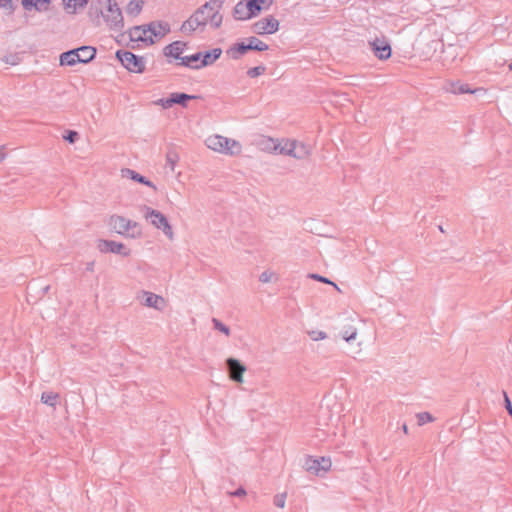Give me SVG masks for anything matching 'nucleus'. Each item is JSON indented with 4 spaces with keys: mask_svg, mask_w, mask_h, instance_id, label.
I'll return each mask as SVG.
<instances>
[{
    "mask_svg": "<svg viewBox=\"0 0 512 512\" xmlns=\"http://www.w3.org/2000/svg\"><path fill=\"white\" fill-rule=\"evenodd\" d=\"M155 104L162 106L164 109L172 107V103H170V97L166 99H158L157 101H155Z\"/></svg>",
    "mask_w": 512,
    "mask_h": 512,
    "instance_id": "nucleus-43",
    "label": "nucleus"
},
{
    "mask_svg": "<svg viewBox=\"0 0 512 512\" xmlns=\"http://www.w3.org/2000/svg\"><path fill=\"white\" fill-rule=\"evenodd\" d=\"M509 69L512 71V62L509 64Z\"/></svg>",
    "mask_w": 512,
    "mask_h": 512,
    "instance_id": "nucleus-49",
    "label": "nucleus"
},
{
    "mask_svg": "<svg viewBox=\"0 0 512 512\" xmlns=\"http://www.w3.org/2000/svg\"><path fill=\"white\" fill-rule=\"evenodd\" d=\"M146 31L149 32V35H151V38L154 36L156 38H162L164 37L169 31L170 27L168 23L163 22H151L147 25Z\"/></svg>",
    "mask_w": 512,
    "mask_h": 512,
    "instance_id": "nucleus-19",
    "label": "nucleus"
},
{
    "mask_svg": "<svg viewBox=\"0 0 512 512\" xmlns=\"http://www.w3.org/2000/svg\"><path fill=\"white\" fill-rule=\"evenodd\" d=\"M341 336L345 341L350 342L356 338L357 329L353 325H346L341 331Z\"/></svg>",
    "mask_w": 512,
    "mask_h": 512,
    "instance_id": "nucleus-31",
    "label": "nucleus"
},
{
    "mask_svg": "<svg viewBox=\"0 0 512 512\" xmlns=\"http://www.w3.org/2000/svg\"><path fill=\"white\" fill-rule=\"evenodd\" d=\"M88 16L96 26L103 22L109 30L121 32L124 29V17L116 0L93 1Z\"/></svg>",
    "mask_w": 512,
    "mask_h": 512,
    "instance_id": "nucleus-1",
    "label": "nucleus"
},
{
    "mask_svg": "<svg viewBox=\"0 0 512 512\" xmlns=\"http://www.w3.org/2000/svg\"><path fill=\"white\" fill-rule=\"evenodd\" d=\"M279 21L272 15L264 17L252 26L253 31L258 35L273 34L279 30Z\"/></svg>",
    "mask_w": 512,
    "mask_h": 512,
    "instance_id": "nucleus-8",
    "label": "nucleus"
},
{
    "mask_svg": "<svg viewBox=\"0 0 512 512\" xmlns=\"http://www.w3.org/2000/svg\"><path fill=\"white\" fill-rule=\"evenodd\" d=\"M295 148V140H287L283 144L274 146V150L280 154L293 156V150Z\"/></svg>",
    "mask_w": 512,
    "mask_h": 512,
    "instance_id": "nucleus-24",
    "label": "nucleus"
},
{
    "mask_svg": "<svg viewBox=\"0 0 512 512\" xmlns=\"http://www.w3.org/2000/svg\"><path fill=\"white\" fill-rule=\"evenodd\" d=\"M445 90L449 93H452V94H464V93H476L478 91H482L481 88H478V89H470L468 84H465V83H461L460 81H451V82H448L446 85H445Z\"/></svg>",
    "mask_w": 512,
    "mask_h": 512,
    "instance_id": "nucleus-17",
    "label": "nucleus"
},
{
    "mask_svg": "<svg viewBox=\"0 0 512 512\" xmlns=\"http://www.w3.org/2000/svg\"><path fill=\"white\" fill-rule=\"evenodd\" d=\"M185 47H186V43H184L182 41H175V42H172L171 44L167 45L164 48L163 53L166 57H173V58L181 61V58H183V56H181V54L183 53Z\"/></svg>",
    "mask_w": 512,
    "mask_h": 512,
    "instance_id": "nucleus-18",
    "label": "nucleus"
},
{
    "mask_svg": "<svg viewBox=\"0 0 512 512\" xmlns=\"http://www.w3.org/2000/svg\"><path fill=\"white\" fill-rule=\"evenodd\" d=\"M86 270L90 271V272H93V270H94V262H88L87 265H86Z\"/></svg>",
    "mask_w": 512,
    "mask_h": 512,
    "instance_id": "nucleus-46",
    "label": "nucleus"
},
{
    "mask_svg": "<svg viewBox=\"0 0 512 512\" xmlns=\"http://www.w3.org/2000/svg\"><path fill=\"white\" fill-rule=\"evenodd\" d=\"M51 0H22V6L25 10L35 9L38 12L46 11Z\"/></svg>",
    "mask_w": 512,
    "mask_h": 512,
    "instance_id": "nucleus-20",
    "label": "nucleus"
},
{
    "mask_svg": "<svg viewBox=\"0 0 512 512\" xmlns=\"http://www.w3.org/2000/svg\"><path fill=\"white\" fill-rule=\"evenodd\" d=\"M223 3L224 0H209L183 22L181 31L191 34L197 28L205 27L208 23L212 28H219L223 20V16L220 14Z\"/></svg>",
    "mask_w": 512,
    "mask_h": 512,
    "instance_id": "nucleus-2",
    "label": "nucleus"
},
{
    "mask_svg": "<svg viewBox=\"0 0 512 512\" xmlns=\"http://www.w3.org/2000/svg\"><path fill=\"white\" fill-rule=\"evenodd\" d=\"M226 365L229 370L230 379L237 383H242L246 367L238 359L232 357L226 360Z\"/></svg>",
    "mask_w": 512,
    "mask_h": 512,
    "instance_id": "nucleus-13",
    "label": "nucleus"
},
{
    "mask_svg": "<svg viewBox=\"0 0 512 512\" xmlns=\"http://www.w3.org/2000/svg\"><path fill=\"white\" fill-rule=\"evenodd\" d=\"M418 425L422 426L428 422L434 420L433 416L429 412H421L417 414Z\"/></svg>",
    "mask_w": 512,
    "mask_h": 512,
    "instance_id": "nucleus-36",
    "label": "nucleus"
},
{
    "mask_svg": "<svg viewBox=\"0 0 512 512\" xmlns=\"http://www.w3.org/2000/svg\"><path fill=\"white\" fill-rule=\"evenodd\" d=\"M254 16H257L252 7H250L249 0L247 3L242 1L238 2L233 9V17L236 20H248Z\"/></svg>",
    "mask_w": 512,
    "mask_h": 512,
    "instance_id": "nucleus-14",
    "label": "nucleus"
},
{
    "mask_svg": "<svg viewBox=\"0 0 512 512\" xmlns=\"http://www.w3.org/2000/svg\"><path fill=\"white\" fill-rule=\"evenodd\" d=\"M117 59L130 72L142 73L145 70V61L141 56H137L128 50H119L116 52Z\"/></svg>",
    "mask_w": 512,
    "mask_h": 512,
    "instance_id": "nucleus-6",
    "label": "nucleus"
},
{
    "mask_svg": "<svg viewBox=\"0 0 512 512\" xmlns=\"http://www.w3.org/2000/svg\"><path fill=\"white\" fill-rule=\"evenodd\" d=\"M503 395H504L505 408H506L507 412L509 413V415L512 417V403L505 391L503 392Z\"/></svg>",
    "mask_w": 512,
    "mask_h": 512,
    "instance_id": "nucleus-44",
    "label": "nucleus"
},
{
    "mask_svg": "<svg viewBox=\"0 0 512 512\" xmlns=\"http://www.w3.org/2000/svg\"><path fill=\"white\" fill-rule=\"evenodd\" d=\"M374 55L380 60H387L391 57V46L385 37L375 38L369 42Z\"/></svg>",
    "mask_w": 512,
    "mask_h": 512,
    "instance_id": "nucleus-9",
    "label": "nucleus"
},
{
    "mask_svg": "<svg viewBox=\"0 0 512 512\" xmlns=\"http://www.w3.org/2000/svg\"><path fill=\"white\" fill-rule=\"evenodd\" d=\"M88 1L89 0H63L66 9H71V13H74L78 7L86 6Z\"/></svg>",
    "mask_w": 512,
    "mask_h": 512,
    "instance_id": "nucleus-32",
    "label": "nucleus"
},
{
    "mask_svg": "<svg viewBox=\"0 0 512 512\" xmlns=\"http://www.w3.org/2000/svg\"><path fill=\"white\" fill-rule=\"evenodd\" d=\"M109 225L118 234L130 235L131 237H136L137 235H140V231H138L137 233L134 232V229L138 227V224L123 216H111L109 220Z\"/></svg>",
    "mask_w": 512,
    "mask_h": 512,
    "instance_id": "nucleus-7",
    "label": "nucleus"
},
{
    "mask_svg": "<svg viewBox=\"0 0 512 512\" xmlns=\"http://www.w3.org/2000/svg\"><path fill=\"white\" fill-rule=\"evenodd\" d=\"M308 278L325 283V284L332 285L336 290H338L339 292L341 291L336 283L332 282L330 279H328L324 276H321L319 274L310 273V274H308Z\"/></svg>",
    "mask_w": 512,
    "mask_h": 512,
    "instance_id": "nucleus-34",
    "label": "nucleus"
},
{
    "mask_svg": "<svg viewBox=\"0 0 512 512\" xmlns=\"http://www.w3.org/2000/svg\"><path fill=\"white\" fill-rule=\"evenodd\" d=\"M287 493H280L274 496L273 503L278 508H284L286 503Z\"/></svg>",
    "mask_w": 512,
    "mask_h": 512,
    "instance_id": "nucleus-37",
    "label": "nucleus"
},
{
    "mask_svg": "<svg viewBox=\"0 0 512 512\" xmlns=\"http://www.w3.org/2000/svg\"><path fill=\"white\" fill-rule=\"evenodd\" d=\"M439 230H440L441 232H444V230H443L442 226H439Z\"/></svg>",
    "mask_w": 512,
    "mask_h": 512,
    "instance_id": "nucleus-50",
    "label": "nucleus"
},
{
    "mask_svg": "<svg viewBox=\"0 0 512 512\" xmlns=\"http://www.w3.org/2000/svg\"><path fill=\"white\" fill-rule=\"evenodd\" d=\"M147 26H135L133 27L130 32V39L131 41H142L149 44L154 43V39L151 38V35H149V32L146 31Z\"/></svg>",
    "mask_w": 512,
    "mask_h": 512,
    "instance_id": "nucleus-16",
    "label": "nucleus"
},
{
    "mask_svg": "<svg viewBox=\"0 0 512 512\" xmlns=\"http://www.w3.org/2000/svg\"><path fill=\"white\" fill-rule=\"evenodd\" d=\"M179 161V155L174 149H169L166 153V163L172 171H174L175 165Z\"/></svg>",
    "mask_w": 512,
    "mask_h": 512,
    "instance_id": "nucleus-33",
    "label": "nucleus"
},
{
    "mask_svg": "<svg viewBox=\"0 0 512 512\" xmlns=\"http://www.w3.org/2000/svg\"><path fill=\"white\" fill-rule=\"evenodd\" d=\"M141 303L158 311L164 310L166 306V300L162 296L149 291H142Z\"/></svg>",
    "mask_w": 512,
    "mask_h": 512,
    "instance_id": "nucleus-12",
    "label": "nucleus"
},
{
    "mask_svg": "<svg viewBox=\"0 0 512 512\" xmlns=\"http://www.w3.org/2000/svg\"><path fill=\"white\" fill-rule=\"evenodd\" d=\"M202 57V52H197L190 56H184L181 58L179 65L186 66L192 69H195L194 66L200 63V59Z\"/></svg>",
    "mask_w": 512,
    "mask_h": 512,
    "instance_id": "nucleus-25",
    "label": "nucleus"
},
{
    "mask_svg": "<svg viewBox=\"0 0 512 512\" xmlns=\"http://www.w3.org/2000/svg\"><path fill=\"white\" fill-rule=\"evenodd\" d=\"M230 495L235 496V497H242V496L246 495V490L244 488L240 487L237 490H235L234 492H231Z\"/></svg>",
    "mask_w": 512,
    "mask_h": 512,
    "instance_id": "nucleus-45",
    "label": "nucleus"
},
{
    "mask_svg": "<svg viewBox=\"0 0 512 512\" xmlns=\"http://www.w3.org/2000/svg\"><path fill=\"white\" fill-rule=\"evenodd\" d=\"M265 70H266L265 66H256V67L250 68L247 71V75L250 78H256V77L260 76L261 74H263L265 72Z\"/></svg>",
    "mask_w": 512,
    "mask_h": 512,
    "instance_id": "nucleus-38",
    "label": "nucleus"
},
{
    "mask_svg": "<svg viewBox=\"0 0 512 512\" xmlns=\"http://www.w3.org/2000/svg\"><path fill=\"white\" fill-rule=\"evenodd\" d=\"M0 7L8 10L9 13L14 11V5L12 0H0Z\"/></svg>",
    "mask_w": 512,
    "mask_h": 512,
    "instance_id": "nucleus-42",
    "label": "nucleus"
},
{
    "mask_svg": "<svg viewBox=\"0 0 512 512\" xmlns=\"http://www.w3.org/2000/svg\"><path fill=\"white\" fill-rule=\"evenodd\" d=\"M247 42L249 44L250 50L266 51L269 48V46L266 43H264L263 41L254 36L247 38Z\"/></svg>",
    "mask_w": 512,
    "mask_h": 512,
    "instance_id": "nucleus-29",
    "label": "nucleus"
},
{
    "mask_svg": "<svg viewBox=\"0 0 512 512\" xmlns=\"http://www.w3.org/2000/svg\"><path fill=\"white\" fill-rule=\"evenodd\" d=\"M199 98V96L196 95H188L186 93H172L170 95V103H172V106L174 104H179L183 107H186L187 102L192 99Z\"/></svg>",
    "mask_w": 512,
    "mask_h": 512,
    "instance_id": "nucleus-22",
    "label": "nucleus"
},
{
    "mask_svg": "<svg viewBox=\"0 0 512 512\" xmlns=\"http://www.w3.org/2000/svg\"><path fill=\"white\" fill-rule=\"evenodd\" d=\"M311 149L310 146L298 142L295 140V148L293 150V156L296 159H304L310 155Z\"/></svg>",
    "mask_w": 512,
    "mask_h": 512,
    "instance_id": "nucleus-23",
    "label": "nucleus"
},
{
    "mask_svg": "<svg viewBox=\"0 0 512 512\" xmlns=\"http://www.w3.org/2000/svg\"><path fill=\"white\" fill-rule=\"evenodd\" d=\"M96 49L91 46H82L69 50L60 55V64L62 66H73L77 63H88L94 59Z\"/></svg>",
    "mask_w": 512,
    "mask_h": 512,
    "instance_id": "nucleus-4",
    "label": "nucleus"
},
{
    "mask_svg": "<svg viewBox=\"0 0 512 512\" xmlns=\"http://www.w3.org/2000/svg\"><path fill=\"white\" fill-rule=\"evenodd\" d=\"M222 54L221 48H214L210 51L202 52V57L200 59V63L197 64L195 69H201L203 67L212 65L214 62H216Z\"/></svg>",
    "mask_w": 512,
    "mask_h": 512,
    "instance_id": "nucleus-15",
    "label": "nucleus"
},
{
    "mask_svg": "<svg viewBox=\"0 0 512 512\" xmlns=\"http://www.w3.org/2000/svg\"><path fill=\"white\" fill-rule=\"evenodd\" d=\"M308 334L313 341L324 340L327 338V334L320 330L309 331Z\"/></svg>",
    "mask_w": 512,
    "mask_h": 512,
    "instance_id": "nucleus-39",
    "label": "nucleus"
},
{
    "mask_svg": "<svg viewBox=\"0 0 512 512\" xmlns=\"http://www.w3.org/2000/svg\"><path fill=\"white\" fill-rule=\"evenodd\" d=\"M212 323L214 329L224 333L226 336H230V328L223 324L220 320H218L217 318H213Z\"/></svg>",
    "mask_w": 512,
    "mask_h": 512,
    "instance_id": "nucleus-35",
    "label": "nucleus"
},
{
    "mask_svg": "<svg viewBox=\"0 0 512 512\" xmlns=\"http://www.w3.org/2000/svg\"><path fill=\"white\" fill-rule=\"evenodd\" d=\"M274 276L275 274L273 272L266 270L260 274L259 281L262 283H269L270 281H272Z\"/></svg>",
    "mask_w": 512,
    "mask_h": 512,
    "instance_id": "nucleus-41",
    "label": "nucleus"
},
{
    "mask_svg": "<svg viewBox=\"0 0 512 512\" xmlns=\"http://www.w3.org/2000/svg\"><path fill=\"white\" fill-rule=\"evenodd\" d=\"M59 398V394L55 392H43L41 395L42 403L51 407H55L57 405Z\"/></svg>",
    "mask_w": 512,
    "mask_h": 512,
    "instance_id": "nucleus-30",
    "label": "nucleus"
},
{
    "mask_svg": "<svg viewBox=\"0 0 512 512\" xmlns=\"http://www.w3.org/2000/svg\"><path fill=\"white\" fill-rule=\"evenodd\" d=\"M331 460L329 458H313L308 457L305 461V469L318 475L321 471L327 472L331 468Z\"/></svg>",
    "mask_w": 512,
    "mask_h": 512,
    "instance_id": "nucleus-10",
    "label": "nucleus"
},
{
    "mask_svg": "<svg viewBox=\"0 0 512 512\" xmlns=\"http://www.w3.org/2000/svg\"><path fill=\"white\" fill-rule=\"evenodd\" d=\"M4 149H5V147H4V146L0 147V162H1L2 160H4V158H5Z\"/></svg>",
    "mask_w": 512,
    "mask_h": 512,
    "instance_id": "nucleus-47",
    "label": "nucleus"
},
{
    "mask_svg": "<svg viewBox=\"0 0 512 512\" xmlns=\"http://www.w3.org/2000/svg\"><path fill=\"white\" fill-rule=\"evenodd\" d=\"M250 49H249V44L248 42L245 43V42H241V43H236L229 51L228 53H231V56L232 58L234 59H237L239 56L238 55H243L245 54L246 52H248Z\"/></svg>",
    "mask_w": 512,
    "mask_h": 512,
    "instance_id": "nucleus-28",
    "label": "nucleus"
},
{
    "mask_svg": "<svg viewBox=\"0 0 512 512\" xmlns=\"http://www.w3.org/2000/svg\"><path fill=\"white\" fill-rule=\"evenodd\" d=\"M205 143L209 149L230 156L239 155L242 151L238 141L221 135H211Z\"/></svg>",
    "mask_w": 512,
    "mask_h": 512,
    "instance_id": "nucleus-3",
    "label": "nucleus"
},
{
    "mask_svg": "<svg viewBox=\"0 0 512 512\" xmlns=\"http://www.w3.org/2000/svg\"><path fill=\"white\" fill-rule=\"evenodd\" d=\"M402 430H403V432H404L405 434H407V433H408V427H407V425H406V424H403V426H402Z\"/></svg>",
    "mask_w": 512,
    "mask_h": 512,
    "instance_id": "nucleus-48",
    "label": "nucleus"
},
{
    "mask_svg": "<svg viewBox=\"0 0 512 512\" xmlns=\"http://www.w3.org/2000/svg\"><path fill=\"white\" fill-rule=\"evenodd\" d=\"M78 133L73 130H67L65 134L63 135V138L68 141L69 143H75L78 139Z\"/></svg>",
    "mask_w": 512,
    "mask_h": 512,
    "instance_id": "nucleus-40",
    "label": "nucleus"
},
{
    "mask_svg": "<svg viewBox=\"0 0 512 512\" xmlns=\"http://www.w3.org/2000/svg\"><path fill=\"white\" fill-rule=\"evenodd\" d=\"M98 249L102 253H114L123 256H128L130 254V251L127 250L122 243L112 240H100L98 243Z\"/></svg>",
    "mask_w": 512,
    "mask_h": 512,
    "instance_id": "nucleus-11",
    "label": "nucleus"
},
{
    "mask_svg": "<svg viewBox=\"0 0 512 512\" xmlns=\"http://www.w3.org/2000/svg\"><path fill=\"white\" fill-rule=\"evenodd\" d=\"M274 0H249L250 7L253 8L256 15H258L263 9H268Z\"/></svg>",
    "mask_w": 512,
    "mask_h": 512,
    "instance_id": "nucleus-27",
    "label": "nucleus"
},
{
    "mask_svg": "<svg viewBox=\"0 0 512 512\" xmlns=\"http://www.w3.org/2000/svg\"><path fill=\"white\" fill-rule=\"evenodd\" d=\"M142 209L145 212V218L149 220L153 226H155L157 229H161L169 239L173 238L172 227L164 214L148 206H143Z\"/></svg>",
    "mask_w": 512,
    "mask_h": 512,
    "instance_id": "nucleus-5",
    "label": "nucleus"
},
{
    "mask_svg": "<svg viewBox=\"0 0 512 512\" xmlns=\"http://www.w3.org/2000/svg\"><path fill=\"white\" fill-rule=\"evenodd\" d=\"M143 5V0H131L126 6V13L135 17L142 11Z\"/></svg>",
    "mask_w": 512,
    "mask_h": 512,
    "instance_id": "nucleus-26",
    "label": "nucleus"
},
{
    "mask_svg": "<svg viewBox=\"0 0 512 512\" xmlns=\"http://www.w3.org/2000/svg\"><path fill=\"white\" fill-rule=\"evenodd\" d=\"M122 174H123V176L129 177L130 179H132L136 182H139L141 184H144L148 187H151L154 190L157 189L156 186L150 180H148L146 177L140 175L139 173H137L136 171H134L132 169H129V168L123 169Z\"/></svg>",
    "mask_w": 512,
    "mask_h": 512,
    "instance_id": "nucleus-21",
    "label": "nucleus"
}]
</instances>
